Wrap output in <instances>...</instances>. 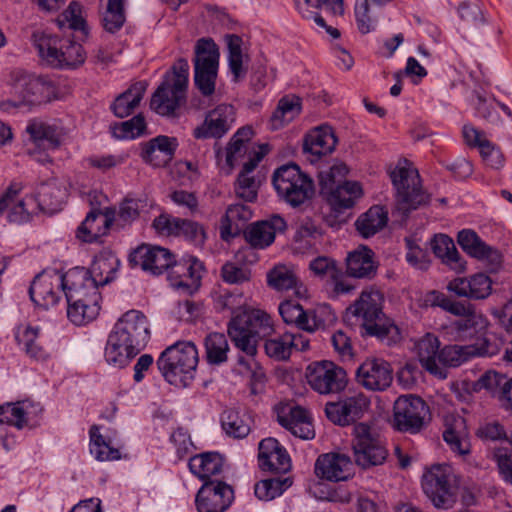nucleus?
Listing matches in <instances>:
<instances>
[{"instance_id": "nucleus-1", "label": "nucleus", "mask_w": 512, "mask_h": 512, "mask_svg": "<svg viewBox=\"0 0 512 512\" xmlns=\"http://www.w3.org/2000/svg\"><path fill=\"white\" fill-rule=\"evenodd\" d=\"M274 331L271 316L261 309H244L233 316L228 324V334L237 348L249 356L257 352L258 341Z\"/></svg>"}, {"instance_id": "nucleus-2", "label": "nucleus", "mask_w": 512, "mask_h": 512, "mask_svg": "<svg viewBox=\"0 0 512 512\" xmlns=\"http://www.w3.org/2000/svg\"><path fill=\"white\" fill-rule=\"evenodd\" d=\"M199 362L198 350L191 341H179L161 352L156 361L163 378L175 386H187Z\"/></svg>"}, {"instance_id": "nucleus-3", "label": "nucleus", "mask_w": 512, "mask_h": 512, "mask_svg": "<svg viewBox=\"0 0 512 512\" xmlns=\"http://www.w3.org/2000/svg\"><path fill=\"white\" fill-rule=\"evenodd\" d=\"M68 282L72 288L67 292V316L77 326L86 325L99 315L101 295L92 282L85 285L84 268L70 269Z\"/></svg>"}, {"instance_id": "nucleus-4", "label": "nucleus", "mask_w": 512, "mask_h": 512, "mask_svg": "<svg viewBox=\"0 0 512 512\" xmlns=\"http://www.w3.org/2000/svg\"><path fill=\"white\" fill-rule=\"evenodd\" d=\"M382 293L373 288L363 290L357 300L346 311L348 319L355 318V322L365 329L366 334L384 338L388 334V327L382 324L384 316Z\"/></svg>"}, {"instance_id": "nucleus-5", "label": "nucleus", "mask_w": 512, "mask_h": 512, "mask_svg": "<svg viewBox=\"0 0 512 512\" xmlns=\"http://www.w3.org/2000/svg\"><path fill=\"white\" fill-rule=\"evenodd\" d=\"M272 182L278 196L292 207L302 205L314 194L313 180L296 164L276 169Z\"/></svg>"}, {"instance_id": "nucleus-6", "label": "nucleus", "mask_w": 512, "mask_h": 512, "mask_svg": "<svg viewBox=\"0 0 512 512\" xmlns=\"http://www.w3.org/2000/svg\"><path fill=\"white\" fill-rule=\"evenodd\" d=\"M458 476L448 464H435L425 471L422 488L436 508L449 509L456 502Z\"/></svg>"}, {"instance_id": "nucleus-7", "label": "nucleus", "mask_w": 512, "mask_h": 512, "mask_svg": "<svg viewBox=\"0 0 512 512\" xmlns=\"http://www.w3.org/2000/svg\"><path fill=\"white\" fill-rule=\"evenodd\" d=\"M219 58V48L212 39L197 40L193 59L194 82L203 96H211L215 92Z\"/></svg>"}, {"instance_id": "nucleus-8", "label": "nucleus", "mask_w": 512, "mask_h": 512, "mask_svg": "<svg viewBox=\"0 0 512 512\" xmlns=\"http://www.w3.org/2000/svg\"><path fill=\"white\" fill-rule=\"evenodd\" d=\"M391 180L397 191L399 210L407 213L428 202L429 196L422 190L420 176L411 164L398 165L391 172Z\"/></svg>"}, {"instance_id": "nucleus-9", "label": "nucleus", "mask_w": 512, "mask_h": 512, "mask_svg": "<svg viewBox=\"0 0 512 512\" xmlns=\"http://www.w3.org/2000/svg\"><path fill=\"white\" fill-rule=\"evenodd\" d=\"M69 275L70 270L63 273L54 268L44 269L31 283V300L38 306L49 308L59 302L62 294L67 298V292L72 288L68 282Z\"/></svg>"}, {"instance_id": "nucleus-10", "label": "nucleus", "mask_w": 512, "mask_h": 512, "mask_svg": "<svg viewBox=\"0 0 512 512\" xmlns=\"http://www.w3.org/2000/svg\"><path fill=\"white\" fill-rule=\"evenodd\" d=\"M352 448L356 464L365 469L383 464L388 455L380 435L366 423L354 426Z\"/></svg>"}, {"instance_id": "nucleus-11", "label": "nucleus", "mask_w": 512, "mask_h": 512, "mask_svg": "<svg viewBox=\"0 0 512 512\" xmlns=\"http://www.w3.org/2000/svg\"><path fill=\"white\" fill-rule=\"evenodd\" d=\"M305 377L311 389L322 395L339 393L347 385L345 370L327 360L310 363L306 367Z\"/></svg>"}, {"instance_id": "nucleus-12", "label": "nucleus", "mask_w": 512, "mask_h": 512, "mask_svg": "<svg viewBox=\"0 0 512 512\" xmlns=\"http://www.w3.org/2000/svg\"><path fill=\"white\" fill-rule=\"evenodd\" d=\"M278 310L286 324L294 325L310 333L323 328L327 322L335 319V315L328 306H321L314 310L306 311L302 305L293 300L282 301L279 304Z\"/></svg>"}, {"instance_id": "nucleus-13", "label": "nucleus", "mask_w": 512, "mask_h": 512, "mask_svg": "<svg viewBox=\"0 0 512 512\" xmlns=\"http://www.w3.org/2000/svg\"><path fill=\"white\" fill-rule=\"evenodd\" d=\"M56 86L45 76L27 74L21 76L14 84V91L19 101H7L3 105L19 107L21 105H37L56 98ZM8 109V107H6Z\"/></svg>"}, {"instance_id": "nucleus-14", "label": "nucleus", "mask_w": 512, "mask_h": 512, "mask_svg": "<svg viewBox=\"0 0 512 512\" xmlns=\"http://www.w3.org/2000/svg\"><path fill=\"white\" fill-rule=\"evenodd\" d=\"M429 407L418 396L401 395L393 407L394 426L403 432L417 433L424 425Z\"/></svg>"}, {"instance_id": "nucleus-15", "label": "nucleus", "mask_w": 512, "mask_h": 512, "mask_svg": "<svg viewBox=\"0 0 512 512\" xmlns=\"http://www.w3.org/2000/svg\"><path fill=\"white\" fill-rule=\"evenodd\" d=\"M22 186L12 183L0 198V215L7 213V220L13 224H24L39 212L33 195L20 197Z\"/></svg>"}, {"instance_id": "nucleus-16", "label": "nucleus", "mask_w": 512, "mask_h": 512, "mask_svg": "<svg viewBox=\"0 0 512 512\" xmlns=\"http://www.w3.org/2000/svg\"><path fill=\"white\" fill-rule=\"evenodd\" d=\"M113 334L142 350L150 339L147 317L139 310L125 312L115 323Z\"/></svg>"}, {"instance_id": "nucleus-17", "label": "nucleus", "mask_w": 512, "mask_h": 512, "mask_svg": "<svg viewBox=\"0 0 512 512\" xmlns=\"http://www.w3.org/2000/svg\"><path fill=\"white\" fill-rule=\"evenodd\" d=\"M457 242L467 255L482 262L490 271H496L501 266L500 251L486 244L474 230L459 231Z\"/></svg>"}, {"instance_id": "nucleus-18", "label": "nucleus", "mask_w": 512, "mask_h": 512, "mask_svg": "<svg viewBox=\"0 0 512 512\" xmlns=\"http://www.w3.org/2000/svg\"><path fill=\"white\" fill-rule=\"evenodd\" d=\"M499 351L497 343L482 339L481 344L448 345L440 350L439 369L443 366L457 367L476 356H493Z\"/></svg>"}, {"instance_id": "nucleus-19", "label": "nucleus", "mask_w": 512, "mask_h": 512, "mask_svg": "<svg viewBox=\"0 0 512 512\" xmlns=\"http://www.w3.org/2000/svg\"><path fill=\"white\" fill-rule=\"evenodd\" d=\"M356 380L370 391H385L393 382V370L384 359L367 358L356 371Z\"/></svg>"}, {"instance_id": "nucleus-20", "label": "nucleus", "mask_w": 512, "mask_h": 512, "mask_svg": "<svg viewBox=\"0 0 512 512\" xmlns=\"http://www.w3.org/2000/svg\"><path fill=\"white\" fill-rule=\"evenodd\" d=\"M155 230L164 236H182L195 245H202L206 239L204 228L197 222L161 214L153 221Z\"/></svg>"}, {"instance_id": "nucleus-21", "label": "nucleus", "mask_w": 512, "mask_h": 512, "mask_svg": "<svg viewBox=\"0 0 512 512\" xmlns=\"http://www.w3.org/2000/svg\"><path fill=\"white\" fill-rule=\"evenodd\" d=\"M235 122V109L229 104H220L210 110L201 125L194 129L193 135L197 139L221 138Z\"/></svg>"}, {"instance_id": "nucleus-22", "label": "nucleus", "mask_w": 512, "mask_h": 512, "mask_svg": "<svg viewBox=\"0 0 512 512\" xmlns=\"http://www.w3.org/2000/svg\"><path fill=\"white\" fill-rule=\"evenodd\" d=\"M174 259V255L168 249L145 244L137 247L129 257L133 266L140 267L154 275L171 269Z\"/></svg>"}, {"instance_id": "nucleus-23", "label": "nucleus", "mask_w": 512, "mask_h": 512, "mask_svg": "<svg viewBox=\"0 0 512 512\" xmlns=\"http://www.w3.org/2000/svg\"><path fill=\"white\" fill-rule=\"evenodd\" d=\"M233 490L224 482L206 481L196 496L199 512H224L231 504Z\"/></svg>"}, {"instance_id": "nucleus-24", "label": "nucleus", "mask_w": 512, "mask_h": 512, "mask_svg": "<svg viewBox=\"0 0 512 512\" xmlns=\"http://www.w3.org/2000/svg\"><path fill=\"white\" fill-rule=\"evenodd\" d=\"M370 401L363 393H357L338 402H329L325 413L333 423L345 426L362 417Z\"/></svg>"}, {"instance_id": "nucleus-25", "label": "nucleus", "mask_w": 512, "mask_h": 512, "mask_svg": "<svg viewBox=\"0 0 512 512\" xmlns=\"http://www.w3.org/2000/svg\"><path fill=\"white\" fill-rule=\"evenodd\" d=\"M315 474L331 482L346 481L354 474L353 463L346 454L334 452L322 454L315 462Z\"/></svg>"}, {"instance_id": "nucleus-26", "label": "nucleus", "mask_w": 512, "mask_h": 512, "mask_svg": "<svg viewBox=\"0 0 512 512\" xmlns=\"http://www.w3.org/2000/svg\"><path fill=\"white\" fill-rule=\"evenodd\" d=\"M42 412L39 403L22 400L0 406V424L13 426L18 430L32 426Z\"/></svg>"}, {"instance_id": "nucleus-27", "label": "nucleus", "mask_w": 512, "mask_h": 512, "mask_svg": "<svg viewBox=\"0 0 512 512\" xmlns=\"http://www.w3.org/2000/svg\"><path fill=\"white\" fill-rule=\"evenodd\" d=\"M278 423L301 439L314 438L315 432L307 410L300 406L284 405L277 412Z\"/></svg>"}, {"instance_id": "nucleus-28", "label": "nucleus", "mask_w": 512, "mask_h": 512, "mask_svg": "<svg viewBox=\"0 0 512 512\" xmlns=\"http://www.w3.org/2000/svg\"><path fill=\"white\" fill-rule=\"evenodd\" d=\"M337 137L333 128L327 124L311 129L304 137L303 152L310 155L314 162L331 154L337 145Z\"/></svg>"}, {"instance_id": "nucleus-29", "label": "nucleus", "mask_w": 512, "mask_h": 512, "mask_svg": "<svg viewBox=\"0 0 512 512\" xmlns=\"http://www.w3.org/2000/svg\"><path fill=\"white\" fill-rule=\"evenodd\" d=\"M309 347L308 338L300 333L290 332L267 338L264 345L266 354L278 361L287 360L294 351H306Z\"/></svg>"}, {"instance_id": "nucleus-30", "label": "nucleus", "mask_w": 512, "mask_h": 512, "mask_svg": "<svg viewBox=\"0 0 512 512\" xmlns=\"http://www.w3.org/2000/svg\"><path fill=\"white\" fill-rule=\"evenodd\" d=\"M116 218L114 208L91 211L78 227L76 236L84 242H93L106 235Z\"/></svg>"}, {"instance_id": "nucleus-31", "label": "nucleus", "mask_w": 512, "mask_h": 512, "mask_svg": "<svg viewBox=\"0 0 512 512\" xmlns=\"http://www.w3.org/2000/svg\"><path fill=\"white\" fill-rule=\"evenodd\" d=\"M447 289L459 297L480 300L491 294L492 280L485 273H476L470 277L453 279L448 283Z\"/></svg>"}, {"instance_id": "nucleus-32", "label": "nucleus", "mask_w": 512, "mask_h": 512, "mask_svg": "<svg viewBox=\"0 0 512 512\" xmlns=\"http://www.w3.org/2000/svg\"><path fill=\"white\" fill-rule=\"evenodd\" d=\"M203 269L202 262L193 256L184 257L179 262L174 260L170 271L173 286L188 291L197 289L200 285Z\"/></svg>"}, {"instance_id": "nucleus-33", "label": "nucleus", "mask_w": 512, "mask_h": 512, "mask_svg": "<svg viewBox=\"0 0 512 512\" xmlns=\"http://www.w3.org/2000/svg\"><path fill=\"white\" fill-rule=\"evenodd\" d=\"M259 466L264 471L284 473L290 469V457L275 438H265L259 443Z\"/></svg>"}, {"instance_id": "nucleus-34", "label": "nucleus", "mask_w": 512, "mask_h": 512, "mask_svg": "<svg viewBox=\"0 0 512 512\" xmlns=\"http://www.w3.org/2000/svg\"><path fill=\"white\" fill-rule=\"evenodd\" d=\"M119 265L120 261L114 253L101 251L94 257L90 269H84L85 285L92 282L98 289L99 286L108 284L115 278Z\"/></svg>"}, {"instance_id": "nucleus-35", "label": "nucleus", "mask_w": 512, "mask_h": 512, "mask_svg": "<svg viewBox=\"0 0 512 512\" xmlns=\"http://www.w3.org/2000/svg\"><path fill=\"white\" fill-rule=\"evenodd\" d=\"M440 341L432 333H426L414 343V351L422 367L432 375L445 377L439 369Z\"/></svg>"}, {"instance_id": "nucleus-36", "label": "nucleus", "mask_w": 512, "mask_h": 512, "mask_svg": "<svg viewBox=\"0 0 512 512\" xmlns=\"http://www.w3.org/2000/svg\"><path fill=\"white\" fill-rule=\"evenodd\" d=\"M177 140L168 136H157L142 147V159L154 167H163L173 158Z\"/></svg>"}, {"instance_id": "nucleus-37", "label": "nucleus", "mask_w": 512, "mask_h": 512, "mask_svg": "<svg viewBox=\"0 0 512 512\" xmlns=\"http://www.w3.org/2000/svg\"><path fill=\"white\" fill-rule=\"evenodd\" d=\"M463 136L468 145L479 149L487 165L492 168H499L503 165L504 158L501 150L485 137L484 132L476 129L472 125H464Z\"/></svg>"}, {"instance_id": "nucleus-38", "label": "nucleus", "mask_w": 512, "mask_h": 512, "mask_svg": "<svg viewBox=\"0 0 512 512\" xmlns=\"http://www.w3.org/2000/svg\"><path fill=\"white\" fill-rule=\"evenodd\" d=\"M286 221L279 215H273L267 220L253 224L247 234L249 243L256 248H265L271 245L276 233L284 232Z\"/></svg>"}, {"instance_id": "nucleus-39", "label": "nucleus", "mask_w": 512, "mask_h": 512, "mask_svg": "<svg viewBox=\"0 0 512 512\" xmlns=\"http://www.w3.org/2000/svg\"><path fill=\"white\" fill-rule=\"evenodd\" d=\"M185 99V93L163 80L151 98L150 107L161 116H172Z\"/></svg>"}, {"instance_id": "nucleus-40", "label": "nucleus", "mask_w": 512, "mask_h": 512, "mask_svg": "<svg viewBox=\"0 0 512 512\" xmlns=\"http://www.w3.org/2000/svg\"><path fill=\"white\" fill-rule=\"evenodd\" d=\"M66 190L56 179H51L38 186L36 195V205L39 212L53 214L61 210Z\"/></svg>"}, {"instance_id": "nucleus-41", "label": "nucleus", "mask_w": 512, "mask_h": 512, "mask_svg": "<svg viewBox=\"0 0 512 512\" xmlns=\"http://www.w3.org/2000/svg\"><path fill=\"white\" fill-rule=\"evenodd\" d=\"M267 283L272 289L283 292L294 290L297 297L306 296V288L299 281L294 269L287 265L279 264L274 266L267 273Z\"/></svg>"}, {"instance_id": "nucleus-42", "label": "nucleus", "mask_w": 512, "mask_h": 512, "mask_svg": "<svg viewBox=\"0 0 512 512\" xmlns=\"http://www.w3.org/2000/svg\"><path fill=\"white\" fill-rule=\"evenodd\" d=\"M487 327V319L481 313H477L474 309L468 312L464 317L455 320L452 323V328L456 332L458 338H476V342L474 344H481L483 338L489 339L486 336Z\"/></svg>"}, {"instance_id": "nucleus-43", "label": "nucleus", "mask_w": 512, "mask_h": 512, "mask_svg": "<svg viewBox=\"0 0 512 512\" xmlns=\"http://www.w3.org/2000/svg\"><path fill=\"white\" fill-rule=\"evenodd\" d=\"M324 193L328 194V202L331 207L341 212L346 209L352 208L355 203L362 197L363 189L359 182L344 181L342 184L327 190Z\"/></svg>"}, {"instance_id": "nucleus-44", "label": "nucleus", "mask_w": 512, "mask_h": 512, "mask_svg": "<svg viewBox=\"0 0 512 512\" xmlns=\"http://www.w3.org/2000/svg\"><path fill=\"white\" fill-rule=\"evenodd\" d=\"M40 328L31 324H20L15 330V339L25 354L36 361L48 357L45 348L39 342Z\"/></svg>"}, {"instance_id": "nucleus-45", "label": "nucleus", "mask_w": 512, "mask_h": 512, "mask_svg": "<svg viewBox=\"0 0 512 512\" xmlns=\"http://www.w3.org/2000/svg\"><path fill=\"white\" fill-rule=\"evenodd\" d=\"M252 218V210L244 204L228 206L221 220L220 235L223 240L237 236L245 224Z\"/></svg>"}, {"instance_id": "nucleus-46", "label": "nucleus", "mask_w": 512, "mask_h": 512, "mask_svg": "<svg viewBox=\"0 0 512 512\" xmlns=\"http://www.w3.org/2000/svg\"><path fill=\"white\" fill-rule=\"evenodd\" d=\"M140 351L139 348L126 341H121V338L110 332L104 356L109 365L124 368Z\"/></svg>"}, {"instance_id": "nucleus-47", "label": "nucleus", "mask_w": 512, "mask_h": 512, "mask_svg": "<svg viewBox=\"0 0 512 512\" xmlns=\"http://www.w3.org/2000/svg\"><path fill=\"white\" fill-rule=\"evenodd\" d=\"M431 249L435 256L452 270L456 272L465 271L466 261L461 257L449 236L445 234L435 235L431 240Z\"/></svg>"}, {"instance_id": "nucleus-48", "label": "nucleus", "mask_w": 512, "mask_h": 512, "mask_svg": "<svg viewBox=\"0 0 512 512\" xmlns=\"http://www.w3.org/2000/svg\"><path fill=\"white\" fill-rule=\"evenodd\" d=\"M346 272L354 278H370L376 273L374 253L367 247L350 252L346 259Z\"/></svg>"}, {"instance_id": "nucleus-49", "label": "nucleus", "mask_w": 512, "mask_h": 512, "mask_svg": "<svg viewBox=\"0 0 512 512\" xmlns=\"http://www.w3.org/2000/svg\"><path fill=\"white\" fill-rule=\"evenodd\" d=\"M84 7L77 1H71L67 8L56 18V24L60 29L68 28L80 34L82 39L89 36V26Z\"/></svg>"}, {"instance_id": "nucleus-50", "label": "nucleus", "mask_w": 512, "mask_h": 512, "mask_svg": "<svg viewBox=\"0 0 512 512\" xmlns=\"http://www.w3.org/2000/svg\"><path fill=\"white\" fill-rule=\"evenodd\" d=\"M26 132L30 135L35 145L44 149L54 150L61 144L60 131L55 126L41 120H31L26 127Z\"/></svg>"}, {"instance_id": "nucleus-51", "label": "nucleus", "mask_w": 512, "mask_h": 512, "mask_svg": "<svg viewBox=\"0 0 512 512\" xmlns=\"http://www.w3.org/2000/svg\"><path fill=\"white\" fill-rule=\"evenodd\" d=\"M188 466L191 473L206 482L222 471L223 459L216 452H205L191 457Z\"/></svg>"}, {"instance_id": "nucleus-52", "label": "nucleus", "mask_w": 512, "mask_h": 512, "mask_svg": "<svg viewBox=\"0 0 512 512\" xmlns=\"http://www.w3.org/2000/svg\"><path fill=\"white\" fill-rule=\"evenodd\" d=\"M302 110L300 97L290 94L283 96L271 115L270 124L273 130L280 129L293 121Z\"/></svg>"}, {"instance_id": "nucleus-53", "label": "nucleus", "mask_w": 512, "mask_h": 512, "mask_svg": "<svg viewBox=\"0 0 512 512\" xmlns=\"http://www.w3.org/2000/svg\"><path fill=\"white\" fill-rule=\"evenodd\" d=\"M147 89L145 81H138L119 95L112 104L114 114L119 118L129 116L140 104Z\"/></svg>"}, {"instance_id": "nucleus-54", "label": "nucleus", "mask_w": 512, "mask_h": 512, "mask_svg": "<svg viewBox=\"0 0 512 512\" xmlns=\"http://www.w3.org/2000/svg\"><path fill=\"white\" fill-rule=\"evenodd\" d=\"M32 40L39 57L51 67L56 68L62 39L44 31H35Z\"/></svg>"}, {"instance_id": "nucleus-55", "label": "nucleus", "mask_w": 512, "mask_h": 512, "mask_svg": "<svg viewBox=\"0 0 512 512\" xmlns=\"http://www.w3.org/2000/svg\"><path fill=\"white\" fill-rule=\"evenodd\" d=\"M443 439L453 452L459 455L470 453V442L463 418H455L452 424H446Z\"/></svg>"}, {"instance_id": "nucleus-56", "label": "nucleus", "mask_w": 512, "mask_h": 512, "mask_svg": "<svg viewBox=\"0 0 512 512\" xmlns=\"http://www.w3.org/2000/svg\"><path fill=\"white\" fill-rule=\"evenodd\" d=\"M388 221V213L382 206H372L356 221L357 231L365 238L373 236L384 228Z\"/></svg>"}, {"instance_id": "nucleus-57", "label": "nucleus", "mask_w": 512, "mask_h": 512, "mask_svg": "<svg viewBox=\"0 0 512 512\" xmlns=\"http://www.w3.org/2000/svg\"><path fill=\"white\" fill-rule=\"evenodd\" d=\"M228 47V66L233 76L232 80L238 82L246 76L247 68L244 66L242 53V39L235 34L225 37Z\"/></svg>"}, {"instance_id": "nucleus-58", "label": "nucleus", "mask_w": 512, "mask_h": 512, "mask_svg": "<svg viewBox=\"0 0 512 512\" xmlns=\"http://www.w3.org/2000/svg\"><path fill=\"white\" fill-rule=\"evenodd\" d=\"M205 357L211 365H221L228 360L229 344L224 334L214 332L204 340Z\"/></svg>"}, {"instance_id": "nucleus-59", "label": "nucleus", "mask_w": 512, "mask_h": 512, "mask_svg": "<svg viewBox=\"0 0 512 512\" xmlns=\"http://www.w3.org/2000/svg\"><path fill=\"white\" fill-rule=\"evenodd\" d=\"M221 426L229 437L235 439L245 438L251 430L249 418L233 409L225 410L222 413Z\"/></svg>"}, {"instance_id": "nucleus-60", "label": "nucleus", "mask_w": 512, "mask_h": 512, "mask_svg": "<svg viewBox=\"0 0 512 512\" xmlns=\"http://www.w3.org/2000/svg\"><path fill=\"white\" fill-rule=\"evenodd\" d=\"M90 436V453L98 461H114L121 458L119 449L111 446L102 434L99 427L93 425L89 430Z\"/></svg>"}, {"instance_id": "nucleus-61", "label": "nucleus", "mask_w": 512, "mask_h": 512, "mask_svg": "<svg viewBox=\"0 0 512 512\" xmlns=\"http://www.w3.org/2000/svg\"><path fill=\"white\" fill-rule=\"evenodd\" d=\"M86 52L81 44L72 40H62L56 68L75 69L84 64Z\"/></svg>"}, {"instance_id": "nucleus-62", "label": "nucleus", "mask_w": 512, "mask_h": 512, "mask_svg": "<svg viewBox=\"0 0 512 512\" xmlns=\"http://www.w3.org/2000/svg\"><path fill=\"white\" fill-rule=\"evenodd\" d=\"M252 136L253 130L250 126L238 129L232 136L226 151V162L229 166H234V162L246 153L247 143Z\"/></svg>"}, {"instance_id": "nucleus-63", "label": "nucleus", "mask_w": 512, "mask_h": 512, "mask_svg": "<svg viewBox=\"0 0 512 512\" xmlns=\"http://www.w3.org/2000/svg\"><path fill=\"white\" fill-rule=\"evenodd\" d=\"M289 478H270L256 483L254 493L263 501H270L279 497L291 486Z\"/></svg>"}, {"instance_id": "nucleus-64", "label": "nucleus", "mask_w": 512, "mask_h": 512, "mask_svg": "<svg viewBox=\"0 0 512 512\" xmlns=\"http://www.w3.org/2000/svg\"><path fill=\"white\" fill-rule=\"evenodd\" d=\"M381 12L379 9L370 7L366 2L356 0L355 17L358 30L367 34L376 29Z\"/></svg>"}]
</instances>
